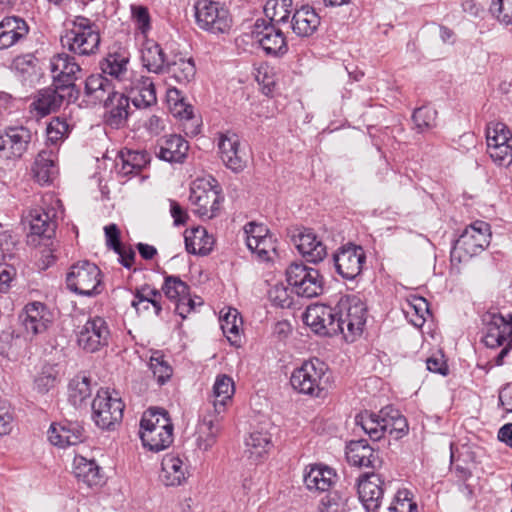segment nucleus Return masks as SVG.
Returning a JSON list of instances; mask_svg holds the SVG:
<instances>
[{"label": "nucleus", "instance_id": "obj_26", "mask_svg": "<svg viewBox=\"0 0 512 512\" xmlns=\"http://www.w3.org/2000/svg\"><path fill=\"white\" fill-rule=\"evenodd\" d=\"M56 213L50 210L34 209L29 214L30 234L28 239L35 243V237L51 238L56 229Z\"/></svg>", "mask_w": 512, "mask_h": 512}, {"label": "nucleus", "instance_id": "obj_8", "mask_svg": "<svg viewBox=\"0 0 512 512\" xmlns=\"http://www.w3.org/2000/svg\"><path fill=\"white\" fill-rule=\"evenodd\" d=\"M198 27L212 34H224L231 28L232 19L227 8L212 0H198L194 6Z\"/></svg>", "mask_w": 512, "mask_h": 512}, {"label": "nucleus", "instance_id": "obj_42", "mask_svg": "<svg viewBox=\"0 0 512 512\" xmlns=\"http://www.w3.org/2000/svg\"><path fill=\"white\" fill-rule=\"evenodd\" d=\"M148 162V157L145 152L121 151L116 163L119 173L127 176L138 173Z\"/></svg>", "mask_w": 512, "mask_h": 512}, {"label": "nucleus", "instance_id": "obj_39", "mask_svg": "<svg viewBox=\"0 0 512 512\" xmlns=\"http://www.w3.org/2000/svg\"><path fill=\"white\" fill-rule=\"evenodd\" d=\"M164 73H167L170 79L179 84L186 85L196 74L195 64L192 58L185 59L183 57L174 56L167 62Z\"/></svg>", "mask_w": 512, "mask_h": 512}, {"label": "nucleus", "instance_id": "obj_41", "mask_svg": "<svg viewBox=\"0 0 512 512\" xmlns=\"http://www.w3.org/2000/svg\"><path fill=\"white\" fill-rule=\"evenodd\" d=\"M130 98H106L104 101L105 122L112 128L121 127L127 117Z\"/></svg>", "mask_w": 512, "mask_h": 512}, {"label": "nucleus", "instance_id": "obj_56", "mask_svg": "<svg viewBox=\"0 0 512 512\" xmlns=\"http://www.w3.org/2000/svg\"><path fill=\"white\" fill-rule=\"evenodd\" d=\"M248 248L263 261L269 260L271 254L276 253V247L270 234L257 242L250 240V247Z\"/></svg>", "mask_w": 512, "mask_h": 512}, {"label": "nucleus", "instance_id": "obj_22", "mask_svg": "<svg viewBox=\"0 0 512 512\" xmlns=\"http://www.w3.org/2000/svg\"><path fill=\"white\" fill-rule=\"evenodd\" d=\"M19 319L27 334L35 336L47 330L52 322V315L41 302H32L25 306Z\"/></svg>", "mask_w": 512, "mask_h": 512}, {"label": "nucleus", "instance_id": "obj_36", "mask_svg": "<svg viewBox=\"0 0 512 512\" xmlns=\"http://www.w3.org/2000/svg\"><path fill=\"white\" fill-rule=\"evenodd\" d=\"M186 467L175 455H166L162 459L160 479L166 486L180 485L185 480Z\"/></svg>", "mask_w": 512, "mask_h": 512}, {"label": "nucleus", "instance_id": "obj_35", "mask_svg": "<svg viewBox=\"0 0 512 512\" xmlns=\"http://www.w3.org/2000/svg\"><path fill=\"white\" fill-rule=\"evenodd\" d=\"M235 387L233 379L226 375H218L213 385V407L214 412L219 416L226 409V405L234 395Z\"/></svg>", "mask_w": 512, "mask_h": 512}, {"label": "nucleus", "instance_id": "obj_29", "mask_svg": "<svg viewBox=\"0 0 512 512\" xmlns=\"http://www.w3.org/2000/svg\"><path fill=\"white\" fill-rule=\"evenodd\" d=\"M320 25V16L316 11L304 5L293 12L291 18V28L299 37H309L313 35Z\"/></svg>", "mask_w": 512, "mask_h": 512}, {"label": "nucleus", "instance_id": "obj_3", "mask_svg": "<svg viewBox=\"0 0 512 512\" xmlns=\"http://www.w3.org/2000/svg\"><path fill=\"white\" fill-rule=\"evenodd\" d=\"M482 342L488 348L503 347L495 358V364L501 366L504 358L512 349V314L506 316L488 311L482 315Z\"/></svg>", "mask_w": 512, "mask_h": 512}, {"label": "nucleus", "instance_id": "obj_43", "mask_svg": "<svg viewBox=\"0 0 512 512\" xmlns=\"http://www.w3.org/2000/svg\"><path fill=\"white\" fill-rule=\"evenodd\" d=\"M292 0H268L264 6V14L268 22L278 25L287 23L293 11Z\"/></svg>", "mask_w": 512, "mask_h": 512}, {"label": "nucleus", "instance_id": "obj_63", "mask_svg": "<svg viewBox=\"0 0 512 512\" xmlns=\"http://www.w3.org/2000/svg\"><path fill=\"white\" fill-rule=\"evenodd\" d=\"M436 112L427 108L419 107L414 110L412 119L418 128L429 127L434 121Z\"/></svg>", "mask_w": 512, "mask_h": 512}, {"label": "nucleus", "instance_id": "obj_18", "mask_svg": "<svg viewBox=\"0 0 512 512\" xmlns=\"http://www.w3.org/2000/svg\"><path fill=\"white\" fill-rule=\"evenodd\" d=\"M218 150L224 165L235 173L242 172L247 166L245 153L240 149V138L231 131L218 134Z\"/></svg>", "mask_w": 512, "mask_h": 512}, {"label": "nucleus", "instance_id": "obj_7", "mask_svg": "<svg viewBox=\"0 0 512 512\" xmlns=\"http://www.w3.org/2000/svg\"><path fill=\"white\" fill-rule=\"evenodd\" d=\"M66 283L68 289L76 294L97 295L101 292V271L94 263L79 261L70 267Z\"/></svg>", "mask_w": 512, "mask_h": 512}, {"label": "nucleus", "instance_id": "obj_54", "mask_svg": "<svg viewBox=\"0 0 512 512\" xmlns=\"http://www.w3.org/2000/svg\"><path fill=\"white\" fill-rule=\"evenodd\" d=\"M408 490H400L389 506V512H418L417 504L410 497Z\"/></svg>", "mask_w": 512, "mask_h": 512}, {"label": "nucleus", "instance_id": "obj_53", "mask_svg": "<svg viewBox=\"0 0 512 512\" xmlns=\"http://www.w3.org/2000/svg\"><path fill=\"white\" fill-rule=\"evenodd\" d=\"M64 98H37L30 106V112L37 117H45L58 111Z\"/></svg>", "mask_w": 512, "mask_h": 512}, {"label": "nucleus", "instance_id": "obj_62", "mask_svg": "<svg viewBox=\"0 0 512 512\" xmlns=\"http://www.w3.org/2000/svg\"><path fill=\"white\" fill-rule=\"evenodd\" d=\"M244 231L246 234L247 247H250V240L258 241L269 235V230L263 224L250 222L245 225Z\"/></svg>", "mask_w": 512, "mask_h": 512}, {"label": "nucleus", "instance_id": "obj_48", "mask_svg": "<svg viewBox=\"0 0 512 512\" xmlns=\"http://www.w3.org/2000/svg\"><path fill=\"white\" fill-rule=\"evenodd\" d=\"M85 91L87 95L97 92L106 94V96H126L115 90V83L103 74H93L85 80Z\"/></svg>", "mask_w": 512, "mask_h": 512}, {"label": "nucleus", "instance_id": "obj_30", "mask_svg": "<svg viewBox=\"0 0 512 512\" xmlns=\"http://www.w3.org/2000/svg\"><path fill=\"white\" fill-rule=\"evenodd\" d=\"M161 299L162 294L159 290L145 285L136 289L131 305L139 314L149 312L151 309L155 316H159L162 311Z\"/></svg>", "mask_w": 512, "mask_h": 512}, {"label": "nucleus", "instance_id": "obj_24", "mask_svg": "<svg viewBox=\"0 0 512 512\" xmlns=\"http://www.w3.org/2000/svg\"><path fill=\"white\" fill-rule=\"evenodd\" d=\"M170 113L183 122V130L187 136L193 137L200 133L201 121L195 116L194 107L185 98H167Z\"/></svg>", "mask_w": 512, "mask_h": 512}, {"label": "nucleus", "instance_id": "obj_6", "mask_svg": "<svg viewBox=\"0 0 512 512\" xmlns=\"http://www.w3.org/2000/svg\"><path fill=\"white\" fill-rule=\"evenodd\" d=\"M286 281L292 293L311 299L324 291V279L319 270L303 263H291L286 269Z\"/></svg>", "mask_w": 512, "mask_h": 512}, {"label": "nucleus", "instance_id": "obj_50", "mask_svg": "<svg viewBox=\"0 0 512 512\" xmlns=\"http://www.w3.org/2000/svg\"><path fill=\"white\" fill-rule=\"evenodd\" d=\"M486 142L487 147L512 144V133L504 123H491L486 129Z\"/></svg>", "mask_w": 512, "mask_h": 512}, {"label": "nucleus", "instance_id": "obj_64", "mask_svg": "<svg viewBox=\"0 0 512 512\" xmlns=\"http://www.w3.org/2000/svg\"><path fill=\"white\" fill-rule=\"evenodd\" d=\"M344 503L336 497V494L328 493L318 506V512H343Z\"/></svg>", "mask_w": 512, "mask_h": 512}, {"label": "nucleus", "instance_id": "obj_25", "mask_svg": "<svg viewBox=\"0 0 512 512\" xmlns=\"http://www.w3.org/2000/svg\"><path fill=\"white\" fill-rule=\"evenodd\" d=\"M29 33L27 22L18 16L4 17L0 22V50L7 49L21 40Z\"/></svg>", "mask_w": 512, "mask_h": 512}, {"label": "nucleus", "instance_id": "obj_59", "mask_svg": "<svg viewBox=\"0 0 512 512\" xmlns=\"http://www.w3.org/2000/svg\"><path fill=\"white\" fill-rule=\"evenodd\" d=\"M13 411L9 403L0 401V436L7 435L13 427Z\"/></svg>", "mask_w": 512, "mask_h": 512}, {"label": "nucleus", "instance_id": "obj_10", "mask_svg": "<svg viewBox=\"0 0 512 512\" xmlns=\"http://www.w3.org/2000/svg\"><path fill=\"white\" fill-rule=\"evenodd\" d=\"M337 322L342 326L339 333L348 339L360 334L366 322V307L356 298L341 299L336 305Z\"/></svg>", "mask_w": 512, "mask_h": 512}, {"label": "nucleus", "instance_id": "obj_13", "mask_svg": "<svg viewBox=\"0 0 512 512\" xmlns=\"http://www.w3.org/2000/svg\"><path fill=\"white\" fill-rule=\"evenodd\" d=\"M365 261L364 249L351 243L338 248L333 254L335 271L346 280H354L360 275Z\"/></svg>", "mask_w": 512, "mask_h": 512}, {"label": "nucleus", "instance_id": "obj_4", "mask_svg": "<svg viewBox=\"0 0 512 512\" xmlns=\"http://www.w3.org/2000/svg\"><path fill=\"white\" fill-rule=\"evenodd\" d=\"M290 383L299 393L321 397L330 387L328 366L318 358L305 361L293 371Z\"/></svg>", "mask_w": 512, "mask_h": 512}, {"label": "nucleus", "instance_id": "obj_14", "mask_svg": "<svg viewBox=\"0 0 512 512\" xmlns=\"http://www.w3.org/2000/svg\"><path fill=\"white\" fill-rule=\"evenodd\" d=\"M189 199L197 207L196 213L202 218L212 219L219 211L221 197L217 188L209 181H195Z\"/></svg>", "mask_w": 512, "mask_h": 512}, {"label": "nucleus", "instance_id": "obj_58", "mask_svg": "<svg viewBox=\"0 0 512 512\" xmlns=\"http://www.w3.org/2000/svg\"><path fill=\"white\" fill-rule=\"evenodd\" d=\"M487 152L493 162L500 166H508L512 163V143L504 146L487 147Z\"/></svg>", "mask_w": 512, "mask_h": 512}, {"label": "nucleus", "instance_id": "obj_45", "mask_svg": "<svg viewBox=\"0 0 512 512\" xmlns=\"http://www.w3.org/2000/svg\"><path fill=\"white\" fill-rule=\"evenodd\" d=\"M220 430L221 425L218 416H215L214 419L205 417L200 426L197 447L203 451L210 449L215 444Z\"/></svg>", "mask_w": 512, "mask_h": 512}, {"label": "nucleus", "instance_id": "obj_46", "mask_svg": "<svg viewBox=\"0 0 512 512\" xmlns=\"http://www.w3.org/2000/svg\"><path fill=\"white\" fill-rule=\"evenodd\" d=\"M91 396L90 379L75 376L68 386V400L74 407H80Z\"/></svg>", "mask_w": 512, "mask_h": 512}, {"label": "nucleus", "instance_id": "obj_51", "mask_svg": "<svg viewBox=\"0 0 512 512\" xmlns=\"http://www.w3.org/2000/svg\"><path fill=\"white\" fill-rule=\"evenodd\" d=\"M149 368L160 385L166 383L172 376V368L160 351H155L149 360Z\"/></svg>", "mask_w": 512, "mask_h": 512}, {"label": "nucleus", "instance_id": "obj_9", "mask_svg": "<svg viewBox=\"0 0 512 512\" xmlns=\"http://www.w3.org/2000/svg\"><path fill=\"white\" fill-rule=\"evenodd\" d=\"M124 404L120 398L112 397L108 390H100L92 402V417L101 429H112L123 417Z\"/></svg>", "mask_w": 512, "mask_h": 512}, {"label": "nucleus", "instance_id": "obj_52", "mask_svg": "<svg viewBox=\"0 0 512 512\" xmlns=\"http://www.w3.org/2000/svg\"><path fill=\"white\" fill-rule=\"evenodd\" d=\"M127 60L118 54H109L101 63L103 74L110 75L118 81L119 77L126 71Z\"/></svg>", "mask_w": 512, "mask_h": 512}, {"label": "nucleus", "instance_id": "obj_40", "mask_svg": "<svg viewBox=\"0 0 512 512\" xmlns=\"http://www.w3.org/2000/svg\"><path fill=\"white\" fill-rule=\"evenodd\" d=\"M74 474L78 481L83 482L89 487L98 486L103 480L97 463L82 456L74 458Z\"/></svg>", "mask_w": 512, "mask_h": 512}, {"label": "nucleus", "instance_id": "obj_37", "mask_svg": "<svg viewBox=\"0 0 512 512\" xmlns=\"http://www.w3.org/2000/svg\"><path fill=\"white\" fill-rule=\"evenodd\" d=\"M355 423L357 426H360L373 441H379L386 434L383 409H381L378 414L368 411L362 412L356 415Z\"/></svg>", "mask_w": 512, "mask_h": 512}, {"label": "nucleus", "instance_id": "obj_32", "mask_svg": "<svg viewBox=\"0 0 512 512\" xmlns=\"http://www.w3.org/2000/svg\"><path fill=\"white\" fill-rule=\"evenodd\" d=\"M245 446L248 457L258 461L272 448V436L265 427L256 428L245 439Z\"/></svg>", "mask_w": 512, "mask_h": 512}, {"label": "nucleus", "instance_id": "obj_17", "mask_svg": "<svg viewBox=\"0 0 512 512\" xmlns=\"http://www.w3.org/2000/svg\"><path fill=\"white\" fill-rule=\"evenodd\" d=\"M110 330L98 316L89 318L78 333V345L87 352H96L108 344Z\"/></svg>", "mask_w": 512, "mask_h": 512}, {"label": "nucleus", "instance_id": "obj_21", "mask_svg": "<svg viewBox=\"0 0 512 512\" xmlns=\"http://www.w3.org/2000/svg\"><path fill=\"white\" fill-rule=\"evenodd\" d=\"M384 481L379 474L365 473L358 479V495L368 512H375L380 507L384 493Z\"/></svg>", "mask_w": 512, "mask_h": 512}, {"label": "nucleus", "instance_id": "obj_33", "mask_svg": "<svg viewBox=\"0 0 512 512\" xmlns=\"http://www.w3.org/2000/svg\"><path fill=\"white\" fill-rule=\"evenodd\" d=\"M186 251L194 255H207L213 247L214 240L203 227H195L184 233Z\"/></svg>", "mask_w": 512, "mask_h": 512}, {"label": "nucleus", "instance_id": "obj_20", "mask_svg": "<svg viewBox=\"0 0 512 512\" xmlns=\"http://www.w3.org/2000/svg\"><path fill=\"white\" fill-rule=\"evenodd\" d=\"M298 252L307 262L319 263L327 256L326 245L317 237L312 229L302 228L292 236Z\"/></svg>", "mask_w": 512, "mask_h": 512}, {"label": "nucleus", "instance_id": "obj_28", "mask_svg": "<svg viewBox=\"0 0 512 512\" xmlns=\"http://www.w3.org/2000/svg\"><path fill=\"white\" fill-rule=\"evenodd\" d=\"M48 438L55 446L76 445L84 440V429L79 424L72 422L65 425L52 424L48 431Z\"/></svg>", "mask_w": 512, "mask_h": 512}, {"label": "nucleus", "instance_id": "obj_11", "mask_svg": "<svg viewBox=\"0 0 512 512\" xmlns=\"http://www.w3.org/2000/svg\"><path fill=\"white\" fill-rule=\"evenodd\" d=\"M304 323L316 334L332 336L342 331V326L337 322L336 306L313 304L307 307L303 314Z\"/></svg>", "mask_w": 512, "mask_h": 512}, {"label": "nucleus", "instance_id": "obj_12", "mask_svg": "<svg viewBox=\"0 0 512 512\" xmlns=\"http://www.w3.org/2000/svg\"><path fill=\"white\" fill-rule=\"evenodd\" d=\"M252 36L268 55L281 56L288 51V45L281 29L265 18L255 21Z\"/></svg>", "mask_w": 512, "mask_h": 512}, {"label": "nucleus", "instance_id": "obj_60", "mask_svg": "<svg viewBox=\"0 0 512 512\" xmlns=\"http://www.w3.org/2000/svg\"><path fill=\"white\" fill-rule=\"evenodd\" d=\"M492 11L500 22L512 25V0H497L492 5Z\"/></svg>", "mask_w": 512, "mask_h": 512}, {"label": "nucleus", "instance_id": "obj_55", "mask_svg": "<svg viewBox=\"0 0 512 512\" xmlns=\"http://www.w3.org/2000/svg\"><path fill=\"white\" fill-rule=\"evenodd\" d=\"M37 59L31 55L26 54L19 56L13 61V69L19 73L24 80H27L31 76L36 75Z\"/></svg>", "mask_w": 512, "mask_h": 512}, {"label": "nucleus", "instance_id": "obj_15", "mask_svg": "<svg viewBox=\"0 0 512 512\" xmlns=\"http://www.w3.org/2000/svg\"><path fill=\"white\" fill-rule=\"evenodd\" d=\"M490 226L484 221H475L466 227L456 240L453 252L463 251L468 256H474L482 252L490 243Z\"/></svg>", "mask_w": 512, "mask_h": 512}, {"label": "nucleus", "instance_id": "obj_49", "mask_svg": "<svg viewBox=\"0 0 512 512\" xmlns=\"http://www.w3.org/2000/svg\"><path fill=\"white\" fill-rule=\"evenodd\" d=\"M58 370L54 365L46 364L34 379V390L40 394H46L56 386Z\"/></svg>", "mask_w": 512, "mask_h": 512}, {"label": "nucleus", "instance_id": "obj_38", "mask_svg": "<svg viewBox=\"0 0 512 512\" xmlns=\"http://www.w3.org/2000/svg\"><path fill=\"white\" fill-rule=\"evenodd\" d=\"M55 160L56 155L52 150H43L39 152L33 166L34 177L39 183H49L58 174V168Z\"/></svg>", "mask_w": 512, "mask_h": 512}, {"label": "nucleus", "instance_id": "obj_31", "mask_svg": "<svg viewBox=\"0 0 512 512\" xmlns=\"http://www.w3.org/2000/svg\"><path fill=\"white\" fill-rule=\"evenodd\" d=\"M143 67L156 74L164 73L170 58L166 56L161 46L153 40H146L141 49Z\"/></svg>", "mask_w": 512, "mask_h": 512}, {"label": "nucleus", "instance_id": "obj_61", "mask_svg": "<svg viewBox=\"0 0 512 512\" xmlns=\"http://www.w3.org/2000/svg\"><path fill=\"white\" fill-rule=\"evenodd\" d=\"M269 297L271 301L281 308L290 307L292 299L289 296L288 288L283 285H275L269 291Z\"/></svg>", "mask_w": 512, "mask_h": 512}, {"label": "nucleus", "instance_id": "obj_2", "mask_svg": "<svg viewBox=\"0 0 512 512\" xmlns=\"http://www.w3.org/2000/svg\"><path fill=\"white\" fill-rule=\"evenodd\" d=\"M173 424L164 409L150 408L140 421L142 443L154 452L168 448L173 442Z\"/></svg>", "mask_w": 512, "mask_h": 512}, {"label": "nucleus", "instance_id": "obj_1", "mask_svg": "<svg viewBox=\"0 0 512 512\" xmlns=\"http://www.w3.org/2000/svg\"><path fill=\"white\" fill-rule=\"evenodd\" d=\"M61 44L78 56H91L98 52L101 37L96 22L84 16H75L66 24Z\"/></svg>", "mask_w": 512, "mask_h": 512}, {"label": "nucleus", "instance_id": "obj_57", "mask_svg": "<svg viewBox=\"0 0 512 512\" xmlns=\"http://www.w3.org/2000/svg\"><path fill=\"white\" fill-rule=\"evenodd\" d=\"M131 14L137 29L146 35L151 29V18L148 8L143 5H131Z\"/></svg>", "mask_w": 512, "mask_h": 512}, {"label": "nucleus", "instance_id": "obj_19", "mask_svg": "<svg viewBox=\"0 0 512 512\" xmlns=\"http://www.w3.org/2000/svg\"><path fill=\"white\" fill-rule=\"evenodd\" d=\"M162 291L168 299L175 301V312L182 319H185L195 309L196 304H202L200 300L196 303L195 299L190 297L189 286L178 276H166Z\"/></svg>", "mask_w": 512, "mask_h": 512}, {"label": "nucleus", "instance_id": "obj_47", "mask_svg": "<svg viewBox=\"0 0 512 512\" xmlns=\"http://www.w3.org/2000/svg\"><path fill=\"white\" fill-rule=\"evenodd\" d=\"M219 320L224 335L231 343L235 342L234 338L239 336L242 326V318L237 309L229 307L226 311L225 309L221 310Z\"/></svg>", "mask_w": 512, "mask_h": 512}, {"label": "nucleus", "instance_id": "obj_44", "mask_svg": "<svg viewBox=\"0 0 512 512\" xmlns=\"http://www.w3.org/2000/svg\"><path fill=\"white\" fill-rule=\"evenodd\" d=\"M385 433L391 435L394 439H400L408 432V423L406 418L396 409L391 407L383 408Z\"/></svg>", "mask_w": 512, "mask_h": 512}, {"label": "nucleus", "instance_id": "obj_27", "mask_svg": "<svg viewBox=\"0 0 512 512\" xmlns=\"http://www.w3.org/2000/svg\"><path fill=\"white\" fill-rule=\"evenodd\" d=\"M157 156L167 162L181 163L187 156L188 142L180 135L171 134L158 142Z\"/></svg>", "mask_w": 512, "mask_h": 512}, {"label": "nucleus", "instance_id": "obj_23", "mask_svg": "<svg viewBox=\"0 0 512 512\" xmlns=\"http://www.w3.org/2000/svg\"><path fill=\"white\" fill-rule=\"evenodd\" d=\"M346 459L349 464L359 468L375 469L381 461L367 440H352L346 445Z\"/></svg>", "mask_w": 512, "mask_h": 512}, {"label": "nucleus", "instance_id": "obj_5", "mask_svg": "<svg viewBox=\"0 0 512 512\" xmlns=\"http://www.w3.org/2000/svg\"><path fill=\"white\" fill-rule=\"evenodd\" d=\"M81 68L75 62L74 56L61 53L54 56L51 60V71L53 73V89L40 92L39 96H79L80 90L75 85L76 73Z\"/></svg>", "mask_w": 512, "mask_h": 512}, {"label": "nucleus", "instance_id": "obj_16", "mask_svg": "<svg viewBox=\"0 0 512 512\" xmlns=\"http://www.w3.org/2000/svg\"><path fill=\"white\" fill-rule=\"evenodd\" d=\"M31 138L30 130L24 126L7 127L0 131V157L6 160L21 158Z\"/></svg>", "mask_w": 512, "mask_h": 512}, {"label": "nucleus", "instance_id": "obj_34", "mask_svg": "<svg viewBox=\"0 0 512 512\" xmlns=\"http://www.w3.org/2000/svg\"><path fill=\"white\" fill-rule=\"evenodd\" d=\"M335 480V472L331 468L321 465L311 467L304 476V483L309 490L321 492L328 491Z\"/></svg>", "mask_w": 512, "mask_h": 512}]
</instances>
